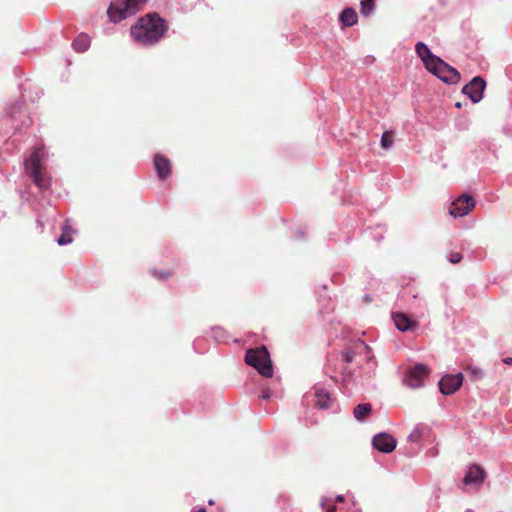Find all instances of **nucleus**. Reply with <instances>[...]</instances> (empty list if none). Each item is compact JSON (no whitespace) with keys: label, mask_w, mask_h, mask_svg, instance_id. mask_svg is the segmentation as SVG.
<instances>
[{"label":"nucleus","mask_w":512,"mask_h":512,"mask_svg":"<svg viewBox=\"0 0 512 512\" xmlns=\"http://www.w3.org/2000/svg\"><path fill=\"white\" fill-rule=\"evenodd\" d=\"M167 29L164 19L157 14H149L131 27V36L140 45L150 46L159 42L166 34Z\"/></svg>","instance_id":"1"},{"label":"nucleus","mask_w":512,"mask_h":512,"mask_svg":"<svg viewBox=\"0 0 512 512\" xmlns=\"http://www.w3.org/2000/svg\"><path fill=\"white\" fill-rule=\"evenodd\" d=\"M44 159L45 152L42 144L35 145L29 156L25 159L26 173L40 189H48L50 186V178L41 171V165Z\"/></svg>","instance_id":"2"},{"label":"nucleus","mask_w":512,"mask_h":512,"mask_svg":"<svg viewBox=\"0 0 512 512\" xmlns=\"http://www.w3.org/2000/svg\"><path fill=\"white\" fill-rule=\"evenodd\" d=\"M245 361L254 367L260 375L268 378L273 376V366L266 347L249 349L246 352Z\"/></svg>","instance_id":"3"},{"label":"nucleus","mask_w":512,"mask_h":512,"mask_svg":"<svg viewBox=\"0 0 512 512\" xmlns=\"http://www.w3.org/2000/svg\"><path fill=\"white\" fill-rule=\"evenodd\" d=\"M146 1L147 0H115L110 4L107 14L112 22L118 23L135 15L139 7Z\"/></svg>","instance_id":"4"},{"label":"nucleus","mask_w":512,"mask_h":512,"mask_svg":"<svg viewBox=\"0 0 512 512\" xmlns=\"http://www.w3.org/2000/svg\"><path fill=\"white\" fill-rule=\"evenodd\" d=\"M428 71L446 84H456L460 80L459 72L439 58Z\"/></svg>","instance_id":"5"},{"label":"nucleus","mask_w":512,"mask_h":512,"mask_svg":"<svg viewBox=\"0 0 512 512\" xmlns=\"http://www.w3.org/2000/svg\"><path fill=\"white\" fill-rule=\"evenodd\" d=\"M430 373L428 366L424 364H416L407 369L403 383L413 389L421 388L424 385V379Z\"/></svg>","instance_id":"6"},{"label":"nucleus","mask_w":512,"mask_h":512,"mask_svg":"<svg viewBox=\"0 0 512 512\" xmlns=\"http://www.w3.org/2000/svg\"><path fill=\"white\" fill-rule=\"evenodd\" d=\"M486 476L485 470L481 466L474 464L466 469L462 482L463 485L478 491L481 489Z\"/></svg>","instance_id":"7"},{"label":"nucleus","mask_w":512,"mask_h":512,"mask_svg":"<svg viewBox=\"0 0 512 512\" xmlns=\"http://www.w3.org/2000/svg\"><path fill=\"white\" fill-rule=\"evenodd\" d=\"M475 199L467 194H462L455 201L452 202L449 213L454 218L463 217L475 207Z\"/></svg>","instance_id":"8"},{"label":"nucleus","mask_w":512,"mask_h":512,"mask_svg":"<svg viewBox=\"0 0 512 512\" xmlns=\"http://www.w3.org/2000/svg\"><path fill=\"white\" fill-rule=\"evenodd\" d=\"M463 383V374H447L439 381V389L443 395H451L455 393Z\"/></svg>","instance_id":"9"},{"label":"nucleus","mask_w":512,"mask_h":512,"mask_svg":"<svg viewBox=\"0 0 512 512\" xmlns=\"http://www.w3.org/2000/svg\"><path fill=\"white\" fill-rule=\"evenodd\" d=\"M485 86V81L477 76L463 87L462 92L467 95L473 103H478L483 98Z\"/></svg>","instance_id":"10"},{"label":"nucleus","mask_w":512,"mask_h":512,"mask_svg":"<svg viewBox=\"0 0 512 512\" xmlns=\"http://www.w3.org/2000/svg\"><path fill=\"white\" fill-rule=\"evenodd\" d=\"M429 431V427L425 424H417L414 426L412 431L407 436V442L410 445L415 446V448H412V451L409 452V456L412 457L418 453L421 448V442L429 433Z\"/></svg>","instance_id":"11"},{"label":"nucleus","mask_w":512,"mask_h":512,"mask_svg":"<svg viewBox=\"0 0 512 512\" xmlns=\"http://www.w3.org/2000/svg\"><path fill=\"white\" fill-rule=\"evenodd\" d=\"M375 449L382 453H390L396 448V439L388 433H379L372 439Z\"/></svg>","instance_id":"12"},{"label":"nucleus","mask_w":512,"mask_h":512,"mask_svg":"<svg viewBox=\"0 0 512 512\" xmlns=\"http://www.w3.org/2000/svg\"><path fill=\"white\" fill-rule=\"evenodd\" d=\"M415 50L419 58L423 61L426 69L428 70L440 57L434 55L429 47L423 42H417Z\"/></svg>","instance_id":"13"},{"label":"nucleus","mask_w":512,"mask_h":512,"mask_svg":"<svg viewBox=\"0 0 512 512\" xmlns=\"http://www.w3.org/2000/svg\"><path fill=\"white\" fill-rule=\"evenodd\" d=\"M154 167L160 179H166L171 173V164L169 159H167L161 154L155 155Z\"/></svg>","instance_id":"14"},{"label":"nucleus","mask_w":512,"mask_h":512,"mask_svg":"<svg viewBox=\"0 0 512 512\" xmlns=\"http://www.w3.org/2000/svg\"><path fill=\"white\" fill-rule=\"evenodd\" d=\"M393 321L396 328L402 332L410 331L417 327V322L409 319L403 313H395L393 315Z\"/></svg>","instance_id":"15"},{"label":"nucleus","mask_w":512,"mask_h":512,"mask_svg":"<svg viewBox=\"0 0 512 512\" xmlns=\"http://www.w3.org/2000/svg\"><path fill=\"white\" fill-rule=\"evenodd\" d=\"M339 19L344 26L350 27L357 23L358 16H357L356 11L353 8H345L341 12Z\"/></svg>","instance_id":"16"},{"label":"nucleus","mask_w":512,"mask_h":512,"mask_svg":"<svg viewBox=\"0 0 512 512\" xmlns=\"http://www.w3.org/2000/svg\"><path fill=\"white\" fill-rule=\"evenodd\" d=\"M90 44V37L85 33H81L75 38V40L72 43V46L75 51L82 53L89 49Z\"/></svg>","instance_id":"17"},{"label":"nucleus","mask_w":512,"mask_h":512,"mask_svg":"<svg viewBox=\"0 0 512 512\" xmlns=\"http://www.w3.org/2000/svg\"><path fill=\"white\" fill-rule=\"evenodd\" d=\"M316 405L321 409H326L330 405V394L323 388H318L315 391Z\"/></svg>","instance_id":"18"},{"label":"nucleus","mask_w":512,"mask_h":512,"mask_svg":"<svg viewBox=\"0 0 512 512\" xmlns=\"http://www.w3.org/2000/svg\"><path fill=\"white\" fill-rule=\"evenodd\" d=\"M62 231L63 232L61 236L57 239L58 245L63 246L72 243V234L75 231L68 225V222H65V224L62 226Z\"/></svg>","instance_id":"19"},{"label":"nucleus","mask_w":512,"mask_h":512,"mask_svg":"<svg viewBox=\"0 0 512 512\" xmlns=\"http://www.w3.org/2000/svg\"><path fill=\"white\" fill-rule=\"evenodd\" d=\"M372 411V406L369 403L359 404L354 409V417L363 421Z\"/></svg>","instance_id":"20"},{"label":"nucleus","mask_w":512,"mask_h":512,"mask_svg":"<svg viewBox=\"0 0 512 512\" xmlns=\"http://www.w3.org/2000/svg\"><path fill=\"white\" fill-rule=\"evenodd\" d=\"M374 1L375 0H361L360 12L363 16H369L373 12Z\"/></svg>","instance_id":"21"},{"label":"nucleus","mask_w":512,"mask_h":512,"mask_svg":"<svg viewBox=\"0 0 512 512\" xmlns=\"http://www.w3.org/2000/svg\"><path fill=\"white\" fill-rule=\"evenodd\" d=\"M466 372L473 380H480L484 377V371L476 366H468Z\"/></svg>","instance_id":"22"},{"label":"nucleus","mask_w":512,"mask_h":512,"mask_svg":"<svg viewBox=\"0 0 512 512\" xmlns=\"http://www.w3.org/2000/svg\"><path fill=\"white\" fill-rule=\"evenodd\" d=\"M393 145V136L389 132H384L381 137V146L384 149H390Z\"/></svg>","instance_id":"23"},{"label":"nucleus","mask_w":512,"mask_h":512,"mask_svg":"<svg viewBox=\"0 0 512 512\" xmlns=\"http://www.w3.org/2000/svg\"><path fill=\"white\" fill-rule=\"evenodd\" d=\"M448 260L452 264L459 263L462 260V255L460 253H458V252L451 253L449 258H448Z\"/></svg>","instance_id":"24"},{"label":"nucleus","mask_w":512,"mask_h":512,"mask_svg":"<svg viewBox=\"0 0 512 512\" xmlns=\"http://www.w3.org/2000/svg\"><path fill=\"white\" fill-rule=\"evenodd\" d=\"M213 333H214V337L217 339V340H223L224 336V332L221 328H214L213 329Z\"/></svg>","instance_id":"25"},{"label":"nucleus","mask_w":512,"mask_h":512,"mask_svg":"<svg viewBox=\"0 0 512 512\" xmlns=\"http://www.w3.org/2000/svg\"><path fill=\"white\" fill-rule=\"evenodd\" d=\"M270 397H271V392L268 389L262 391L261 398L263 400H268V399H270Z\"/></svg>","instance_id":"26"},{"label":"nucleus","mask_w":512,"mask_h":512,"mask_svg":"<svg viewBox=\"0 0 512 512\" xmlns=\"http://www.w3.org/2000/svg\"><path fill=\"white\" fill-rule=\"evenodd\" d=\"M154 275H155L156 277H158V278H166V277H168V276H169V274H165V273H164V272H162V271H159V272H158V271H155V272H154Z\"/></svg>","instance_id":"27"},{"label":"nucleus","mask_w":512,"mask_h":512,"mask_svg":"<svg viewBox=\"0 0 512 512\" xmlns=\"http://www.w3.org/2000/svg\"><path fill=\"white\" fill-rule=\"evenodd\" d=\"M345 359L347 362H351L353 360V352L349 351L347 353H345Z\"/></svg>","instance_id":"28"},{"label":"nucleus","mask_w":512,"mask_h":512,"mask_svg":"<svg viewBox=\"0 0 512 512\" xmlns=\"http://www.w3.org/2000/svg\"><path fill=\"white\" fill-rule=\"evenodd\" d=\"M503 363H505L506 365H512V357L504 358Z\"/></svg>","instance_id":"29"},{"label":"nucleus","mask_w":512,"mask_h":512,"mask_svg":"<svg viewBox=\"0 0 512 512\" xmlns=\"http://www.w3.org/2000/svg\"><path fill=\"white\" fill-rule=\"evenodd\" d=\"M327 501H328V498H326V497L322 498V500H321V502H320V506H321L322 508H324V507H325V505H326V502H327Z\"/></svg>","instance_id":"30"},{"label":"nucleus","mask_w":512,"mask_h":512,"mask_svg":"<svg viewBox=\"0 0 512 512\" xmlns=\"http://www.w3.org/2000/svg\"><path fill=\"white\" fill-rule=\"evenodd\" d=\"M336 501L337 502H344V496L343 495H337L336 496Z\"/></svg>","instance_id":"31"},{"label":"nucleus","mask_w":512,"mask_h":512,"mask_svg":"<svg viewBox=\"0 0 512 512\" xmlns=\"http://www.w3.org/2000/svg\"><path fill=\"white\" fill-rule=\"evenodd\" d=\"M327 512H335V506L329 507Z\"/></svg>","instance_id":"32"}]
</instances>
